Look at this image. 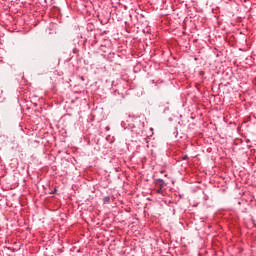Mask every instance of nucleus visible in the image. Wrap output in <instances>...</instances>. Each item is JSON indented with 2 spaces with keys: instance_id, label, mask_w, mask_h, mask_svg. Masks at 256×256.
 <instances>
[{
  "instance_id": "1",
  "label": "nucleus",
  "mask_w": 256,
  "mask_h": 256,
  "mask_svg": "<svg viewBox=\"0 0 256 256\" xmlns=\"http://www.w3.org/2000/svg\"><path fill=\"white\" fill-rule=\"evenodd\" d=\"M157 185H159L161 191V189L165 187V182L163 180H158Z\"/></svg>"
},
{
  "instance_id": "2",
  "label": "nucleus",
  "mask_w": 256,
  "mask_h": 256,
  "mask_svg": "<svg viewBox=\"0 0 256 256\" xmlns=\"http://www.w3.org/2000/svg\"><path fill=\"white\" fill-rule=\"evenodd\" d=\"M103 201H104V203H109V201H111V198L109 196H105L103 198Z\"/></svg>"
}]
</instances>
